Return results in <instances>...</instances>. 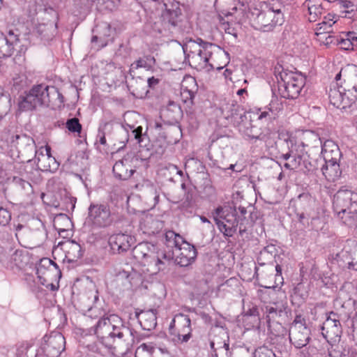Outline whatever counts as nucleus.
Returning a JSON list of instances; mask_svg holds the SVG:
<instances>
[{
  "mask_svg": "<svg viewBox=\"0 0 357 357\" xmlns=\"http://www.w3.org/2000/svg\"><path fill=\"white\" fill-rule=\"evenodd\" d=\"M321 144L319 136L314 131L306 130L298 140L295 137L288 136L280 142V158L286 161L284 167L287 169L301 168L305 173L314 172L321 165V160L310 158L306 148L310 146L318 148Z\"/></svg>",
  "mask_w": 357,
  "mask_h": 357,
  "instance_id": "nucleus-1",
  "label": "nucleus"
},
{
  "mask_svg": "<svg viewBox=\"0 0 357 357\" xmlns=\"http://www.w3.org/2000/svg\"><path fill=\"white\" fill-rule=\"evenodd\" d=\"M98 338H107L109 340L118 338L123 342V349L127 352L131 349L135 341L139 342L141 337L137 336V332L125 326L121 319L116 314L105 315L99 317L90 328Z\"/></svg>",
  "mask_w": 357,
  "mask_h": 357,
  "instance_id": "nucleus-2",
  "label": "nucleus"
},
{
  "mask_svg": "<svg viewBox=\"0 0 357 357\" xmlns=\"http://www.w3.org/2000/svg\"><path fill=\"white\" fill-rule=\"evenodd\" d=\"M333 208L342 223L349 227L357 228V192L340 189L333 197Z\"/></svg>",
  "mask_w": 357,
  "mask_h": 357,
  "instance_id": "nucleus-3",
  "label": "nucleus"
},
{
  "mask_svg": "<svg viewBox=\"0 0 357 357\" xmlns=\"http://www.w3.org/2000/svg\"><path fill=\"white\" fill-rule=\"evenodd\" d=\"M133 256L144 266L153 268L155 272L165 270L174 260L173 253L159 249L148 242L136 245L133 249Z\"/></svg>",
  "mask_w": 357,
  "mask_h": 357,
  "instance_id": "nucleus-4",
  "label": "nucleus"
},
{
  "mask_svg": "<svg viewBox=\"0 0 357 357\" xmlns=\"http://www.w3.org/2000/svg\"><path fill=\"white\" fill-rule=\"evenodd\" d=\"M285 10V6L281 3H268L261 10H257V13H252V26L263 32L272 31L276 26L284 23Z\"/></svg>",
  "mask_w": 357,
  "mask_h": 357,
  "instance_id": "nucleus-5",
  "label": "nucleus"
},
{
  "mask_svg": "<svg viewBox=\"0 0 357 357\" xmlns=\"http://www.w3.org/2000/svg\"><path fill=\"white\" fill-rule=\"evenodd\" d=\"M152 31L166 38H177L183 32V14L181 8L165 9L151 25Z\"/></svg>",
  "mask_w": 357,
  "mask_h": 357,
  "instance_id": "nucleus-6",
  "label": "nucleus"
},
{
  "mask_svg": "<svg viewBox=\"0 0 357 357\" xmlns=\"http://www.w3.org/2000/svg\"><path fill=\"white\" fill-rule=\"evenodd\" d=\"M184 52L187 53L190 65L197 69H203L208 66L214 68L213 64L209 63L211 56L215 50L222 51L219 46L211 43L197 39V42H192L185 48H183Z\"/></svg>",
  "mask_w": 357,
  "mask_h": 357,
  "instance_id": "nucleus-7",
  "label": "nucleus"
},
{
  "mask_svg": "<svg viewBox=\"0 0 357 357\" xmlns=\"http://www.w3.org/2000/svg\"><path fill=\"white\" fill-rule=\"evenodd\" d=\"M280 77L278 91L280 96L287 99L297 98L305 84V77L296 72L283 71Z\"/></svg>",
  "mask_w": 357,
  "mask_h": 357,
  "instance_id": "nucleus-8",
  "label": "nucleus"
},
{
  "mask_svg": "<svg viewBox=\"0 0 357 357\" xmlns=\"http://www.w3.org/2000/svg\"><path fill=\"white\" fill-rule=\"evenodd\" d=\"M42 22L35 25L33 34L40 38L41 41L52 40L57 31L58 15L52 8H45L40 13Z\"/></svg>",
  "mask_w": 357,
  "mask_h": 357,
  "instance_id": "nucleus-9",
  "label": "nucleus"
},
{
  "mask_svg": "<svg viewBox=\"0 0 357 357\" xmlns=\"http://www.w3.org/2000/svg\"><path fill=\"white\" fill-rule=\"evenodd\" d=\"M314 199L307 192L300 194L294 201V211L298 221L303 228L308 227L310 220L315 219L314 205Z\"/></svg>",
  "mask_w": 357,
  "mask_h": 357,
  "instance_id": "nucleus-10",
  "label": "nucleus"
},
{
  "mask_svg": "<svg viewBox=\"0 0 357 357\" xmlns=\"http://www.w3.org/2000/svg\"><path fill=\"white\" fill-rule=\"evenodd\" d=\"M328 98L330 103L336 108L343 109L349 107L357 100V85L356 88L334 86L329 91Z\"/></svg>",
  "mask_w": 357,
  "mask_h": 357,
  "instance_id": "nucleus-11",
  "label": "nucleus"
},
{
  "mask_svg": "<svg viewBox=\"0 0 357 357\" xmlns=\"http://www.w3.org/2000/svg\"><path fill=\"white\" fill-rule=\"evenodd\" d=\"M289 336L291 343L297 349L305 347L309 343L311 339L310 330L301 314L296 316L291 325Z\"/></svg>",
  "mask_w": 357,
  "mask_h": 357,
  "instance_id": "nucleus-12",
  "label": "nucleus"
},
{
  "mask_svg": "<svg viewBox=\"0 0 357 357\" xmlns=\"http://www.w3.org/2000/svg\"><path fill=\"white\" fill-rule=\"evenodd\" d=\"M216 215L214 216V221L220 231L225 235L231 237L237 230L239 220L236 218V208L223 210L219 207L215 210Z\"/></svg>",
  "mask_w": 357,
  "mask_h": 357,
  "instance_id": "nucleus-13",
  "label": "nucleus"
},
{
  "mask_svg": "<svg viewBox=\"0 0 357 357\" xmlns=\"http://www.w3.org/2000/svg\"><path fill=\"white\" fill-rule=\"evenodd\" d=\"M88 220L95 228H106L112 225L113 218L107 204L91 203L88 208Z\"/></svg>",
  "mask_w": 357,
  "mask_h": 357,
  "instance_id": "nucleus-14",
  "label": "nucleus"
},
{
  "mask_svg": "<svg viewBox=\"0 0 357 357\" xmlns=\"http://www.w3.org/2000/svg\"><path fill=\"white\" fill-rule=\"evenodd\" d=\"M10 144L27 162L31 161L36 152V144L32 137L26 134H17L11 137Z\"/></svg>",
  "mask_w": 357,
  "mask_h": 357,
  "instance_id": "nucleus-15",
  "label": "nucleus"
},
{
  "mask_svg": "<svg viewBox=\"0 0 357 357\" xmlns=\"http://www.w3.org/2000/svg\"><path fill=\"white\" fill-rule=\"evenodd\" d=\"M168 252L174 254L173 261L181 267L190 265L197 257L195 248L185 241L178 248L169 250Z\"/></svg>",
  "mask_w": 357,
  "mask_h": 357,
  "instance_id": "nucleus-16",
  "label": "nucleus"
},
{
  "mask_svg": "<svg viewBox=\"0 0 357 357\" xmlns=\"http://www.w3.org/2000/svg\"><path fill=\"white\" fill-rule=\"evenodd\" d=\"M176 318L178 326L175 333H171L174 336L172 340L178 344L186 343L192 337L191 320L188 315L181 313L176 314Z\"/></svg>",
  "mask_w": 357,
  "mask_h": 357,
  "instance_id": "nucleus-17",
  "label": "nucleus"
},
{
  "mask_svg": "<svg viewBox=\"0 0 357 357\" xmlns=\"http://www.w3.org/2000/svg\"><path fill=\"white\" fill-rule=\"evenodd\" d=\"M65 338L61 333H56L48 337L43 345L40 353L46 357H59L65 349Z\"/></svg>",
  "mask_w": 357,
  "mask_h": 357,
  "instance_id": "nucleus-18",
  "label": "nucleus"
},
{
  "mask_svg": "<svg viewBox=\"0 0 357 357\" xmlns=\"http://www.w3.org/2000/svg\"><path fill=\"white\" fill-rule=\"evenodd\" d=\"M321 334L323 337L328 340H335L340 337L342 334V326L339 319V315L333 312H331L328 317L323 323L321 327Z\"/></svg>",
  "mask_w": 357,
  "mask_h": 357,
  "instance_id": "nucleus-19",
  "label": "nucleus"
},
{
  "mask_svg": "<svg viewBox=\"0 0 357 357\" xmlns=\"http://www.w3.org/2000/svg\"><path fill=\"white\" fill-rule=\"evenodd\" d=\"M34 155L35 162L40 169L52 172L57 168L58 164L55 158L52 156L51 147L50 146L46 145L45 148L42 146L38 151L36 150Z\"/></svg>",
  "mask_w": 357,
  "mask_h": 357,
  "instance_id": "nucleus-20",
  "label": "nucleus"
},
{
  "mask_svg": "<svg viewBox=\"0 0 357 357\" xmlns=\"http://www.w3.org/2000/svg\"><path fill=\"white\" fill-rule=\"evenodd\" d=\"M135 239L130 235L119 233L112 235L109 238V244L114 252L119 254L129 250L134 244Z\"/></svg>",
  "mask_w": 357,
  "mask_h": 357,
  "instance_id": "nucleus-21",
  "label": "nucleus"
},
{
  "mask_svg": "<svg viewBox=\"0 0 357 357\" xmlns=\"http://www.w3.org/2000/svg\"><path fill=\"white\" fill-rule=\"evenodd\" d=\"M238 129L245 139L266 141L268 139L267 135L248 119Z\"/></svg>",
  "mask_w": 357,
  "mask_h": 357,
  "instance_id": "nucleus-22",
  "label": "nucleus"
},
{
  "mask_svg": "<svg viewBox=\"0 0 357 357\" xmlns=\"http://www.w3.org/2000/svg\"><path fill=\"white\" fill-rule=\"evenodd\" d=\"M226 109V119L238 128L248 119L246 111L236 102H232L231 104H228Z\"/></svg>",
  "mask_w": 357,
  "mask_h": 357,
  "instance_id": "nucleus-23",
  "label": "nucleus"
},
{
  "mask_svg": "<svg viewBox=\"0 0 357 357\" xmlns=\"http://www.w3.org/2000/svg\"><path fill=\"white\" fill-rule=\"evenodd\" d=\"M283 310L282 309H277L273 307H266V322L268 328L272 331L273 329L277 331L276 335H284L287 333V331L285 328H284L281 324L278 321H275V319L277 317H281L283 313Z\"/></svg>",
  "mask_w": 357,
  "mask_h": 357,
  "instance_id": "nucleus-24",
  "label": "nucleus"
},
{
  "mask_svg": "<svg viewBox=\"0 0 357 357\" xmlns=\"http://www.w3.org/2000/svg\"><path fill=\"white\" fill-rule=\"evenodd\" d=\"M19 42L18 36L12 31L8 36L0 32V59L10 56L14 52L15 45Z\"/></svg>",
  "mask_w": 357,
  "mask_h": 357,
  "instance_id": "nucleus-25",
  "label": "nucleus"
},
{
  "mask_svg": "<svg viewBox=\"0 0 357 357\" xmlns=\"http://www.w3.org/2000/svg\"><path fill=\"white\" fill-rule=\"evenodd\" d=\"M160 116L167 123L174 125L178 123L183 116V111L178 104L169 101L168 105L160 111Z\"/></svg>",
  "mask_w": 357,
  "mask_h": 357,
  "instance_id": "nucleus-26",
  "label": "nucleus"
},
{
  "mask_svg": "<svg viewBox=\"0 0 357 357\" xmlns=\"http://www.w3.org/2000/svg\"><path fill=\"white\" fill-rule=\"evenodd\" d=\"M343 77L344 86L347 88H356L357 85V66L349 64L342 68L336 75L335 79L338 81Z\"/></svg>",
  "mask_w": 357,
  "mask_h": 357,
  "instance_id": "nucleus-27",
  "label": "nucleus"
},
{
  "mask_svg": "<svg viewBox=\"0 0 357 357\" xmlns=\"http://www.w3.org/2000/svg\"><path fill=\"white\" fill-rule=\"evenodd\" d=\"M156 314L157 310L155 309H151L146 311H142L140 313L136 312V317L138 319V321L142 329L150 331L156 327Z\"/></svg>",
  "mask_w": 357,
  "mask_h": 357,
  "instance_id": "nucleus-28",
  "label": "nucleus"
},
{
  "mask_svg": "<svg viewBox=\"0 0 357 357\" xmlns=\"http://www.w3.org/2000/svg\"><path fill=\"white\" fill-rule=\"evenodd\" d=\"M321 146V153L324 161L333 160H340L342 153L337 144L333 140H326L324 144H319Z\"/></svg>",
  "mask_w": 357,
  "mask_h": 357,
  "instance_id": "nucleus-29",
  "label": "nucleus"
},
{
  "mask_svg": "<svg viewBox=\"0 0 357 357\" xmlns=\"http://www.w3.org/2000/svg\"><path fill=\"white\" fill-rule=\"evenodd\" d=\"M340 160L324 161V164H321V170L322 174L329 181H335L342 174L339 165Z\"/></svg>",
  "mask_w": 357,
  "mask_h": 357,
  "instance_id": "nucleus-30",
  "label": "nucleus"
},
{
  "mask_svg": "<svg viewBox=\"0 0 357 357\" xmlns=\"http://www.w3.org/2000/svg\"><path fill=\"white\" fill-rule=\"evenodd\" d=\"M86 347L91 352L102 356H106L110 353L112 348L111 340L97 337V340L87 344Z\"/></svg>",
  "mask_w": 357,
  "mask_h": 357,
  "instance_id": "nucleus-31",
  "label": "nucleus"
},
{
  "mask_svg": "<svg viewBox=\"0 0 357 357\" xmlns=\"http://www.w3.org/2000/svg\"><path fill=\"white\" fill-rule=\"evenodd\" d=\"M112 170L116 178L123 181L129 179L135 172V169L128 168L127 160H121L116 162Z\"/></svg>",
  "mask_w": 357,
  "mask_h": 357,
  "instance_id": "nucleus-32",
  "label": "nucleus"
},
{
  "mask_svg": "<svg viewBox=\"0 0 357 357\" xmlns=\"http://www.w3.org/2000/svg\"><path fill=\"white\" fill-rule=\"evenodd\" d=\"M66 258L70 262L77 261L83 256L84 250L79 243L69 241L65 243Z\"/></svg>",
  "mask_w": 357,
  "mask_h": 357,
  "instance_id": "nucleus-33",
  "label": "nucleus"
},
{
  "mask_svg": "<svg viewBox=\"0 0 357 357\" xmlns=\"http://www.w3.org/2000/svg\"><path fill=\"white\" fill-rule=\"evenodd\" d=\"M29 93L32 96V99L36 102L37 106L47 105V100L48 98H46L45 84H41L33 86L29 91Z\"/></svg>",
  "mask_w": 357,
  "mask_h": 357,
  "instance_id": "nucleus-34",
  "label": "nucleus"
},
{
  "mask_svg": "<svg viewBox=\"0 0 357 357\" xmlns=\"http://www.w3.org/2000/svg\"><path fill=\"white\" fill-rule=\"evenodd\" d=\"M28 263V256L22 250H15L10 257L7 266L13 268L15 266L22 268Z\"/></svg>",
  "mask_w": 357,
  "mask_h": 357,
  "instance_id": "nucleus-35",
  "label": "nucleus"
},
{
  "mask_svg": "<svg viewBox=\"0 0 357 357\" xmlns=\"http://www.w3.org/2000/svg\"><path fill=\"white\" fill-rule=\"evenodd\" d=\"M51 268L58 270V273L61 276V273L60 270H59V267L55 262L49 258H43L40 259V263L36 267V274L39 280L44 279L43 275H45L47 271H50Z\"/></svg>",
  "mask_w": 357,
  "mask_h": 357,
  "instance_id": "nucleus-36",
  "label": "nucleus"
},
{
  "mask_svg": "<svg viewBox=\"0 0 357 357\" xmlns=\"http://www.w3.org/2000/svg\"><path fill=\"white\" fill-rule=\"evenodd\" d=\"M16 356L17 357H44L40 351L28 342L22 343L18 347Z\"/></svg>",
  "mask_w": 357,
  "mask_h": 357,
  "instance_id": "nucleus-37",
  "label": "nucleus"
},
{
  "mask_svg": "<svg viewBox=\"0 0 357 357\" xmlns=\"http://www.w3.org/2000/svg\"><path fill=\"white\" fill-rule=\"evenodd\" d=\"M322 0H310L307 3L309 12V21L316 22L321 15L324 8L321 6Z\"/></svg>",
  "mask_w": 357,
  "mask_h": 357,
  "instance_id": "nucleus-38",
  "label": "nucleus"
},
{
  "mask_svg": "<svg viewBox=\"0 0 357 357\" xmlns=\"http://www.w3.org/2000/svg\"><path fill=\"white\" fill-rule=\"evenodd\" d=\"M46 98H48L46 106H49L50 103L61 105L64 102L63 96L54 86L46 85Z\"/></svg>",
  "mask_w": 357,
  "mask_h": 357,
  "instance_id": "nucleus-39",
  "label": "nucleus"
},
{
  "mask_svg": "<svg viewBox=\"0 0 357 357\" xmlns=\"http://www.w3.org/2000/svg\"><path fill=\"white\" fill-rule=\"evenodd\" d=\"M40 225V228H38L36 231L31 230L29 227L22 229L19 233H15V236L19 242L21 241H26L30 237L33 236H41L43 237L45 235V229L41 222H38Z\"/></svg>",
  "mask_w": 357,
  "mask_h": 357,
  "instance_id": "nucleus-40",
  "label": "nucleus"
},
{
  "mask_svg": "<svg viewBox=\"0 0 357 357\" xmlns=\"http://www.w3.org/2000/svg\"><path fill=\"white\" fill-rule=\"evenodd\" d=\"M111 27L108 24H105L103 27V33L100 36H94L91 38L92 43H98V49L105 47L112 40L111 38Z\"/></svg>",
  "mask_w": 357,
  "mask_h": 357,
  "instance_id": "nucleus-41",
  "label": "nucleus"
},
{
  "mask_svg": "<svg viewBox=\"0 0 357 357\" xmlns=\"http://www.w3.org/2000/svg\"><path fill=\"white\" fill-rule=\"evenodd\" d=\"M165 238L167 246L168 248H172L173 250L178 248V246L185 241L184 238L181 235L171 230L167 231L165 234Z\"/></svg>",
  "mask_w": 357,
  "mask_h": 357,
  "instance_id": "nucleus-42",
  "label": "nucleus"
},
{
  "mask_svg": "<svg viewBox=\"0 0 357 357\" xmlns=\"http://www.w3.org/2000/svg\"><path fill=\"white\" fill-rule=\"evenodd\" d=\"M20 98L21 100L18 103V107L19 110L22 112L31 111L38 107L29 93L25 96L20 97Z\"/></svg>",
  "mask_w": 357,
  "mask_h": 357,
  "instance_id": "nucleus-43",
  "label": "nucleus"
},
{
  "mask_svg": "<svg viewBox=\"0 0 357 357\" xmlns=\"http://www.w3.org/2000/svg\"><path fill=\"white\" fill-rule=\"evenodd\" d=\"M276 248L273 245H270L264 247L263 250L259 252V256L257 259V263L259 266L266 264V261H262V257H268V259H272L274 255H275Z\"/></svg>",
  "mask_w": 357,
  "mask_h": 357,
  "instance_id": "nucleus-44",
  "label": "nucleus"
},
{
  "mask_svg": "<svg viewBox=\"0 0 357 357\" xmlns=\"http://www.w3.org/2000/svg\"><path fill=\"white\" fill-rule=\"evenodd\" d=\"M13 183L17 190L24 192L25 195H28L33 192V188L31 183L22 178L15 176L13 179Z\"/></svg>",
  "mask_w": 357,
  "mask_h": 357,
  "instance_id": "nucleus-45",
  "label": "nucleus"
},
{
  "mask_svg": "<svg viewBox=\"0 0 357 357\" xmlns=\"http://www.w3.org/2000/svg\"><path fill=\"white\" fill-rule=\"evenodd\" d=\"M152 63H155V59L153 56H147L143 58H139L135 61L131 66L133 68L138 69L143 68L145 69H150Z\"/></svg>",
  "mask_w": 357,
  "mask_h": 357,
  "instance_id": "nucleus-46",
  "label": "nucleus"
},
{
  "mask_svg": "<svg viewBox=\"0 0 357 357\" xmlns=\"http://www.w3.org/2000/svg\"><path fill=\"white\" fill-rule=\"evenodd\" d=\"M333 18L334 17L333 15L328 14V20L322 21L321 22L317 24L316 31L324 32L326 33H332L331 27L336 22L335 20H333Z\"/></svg>",
  "mask_w": 357,
  "mask_h": 357,
  "instance_id": "nucleus-47",
  "label": "nucleus"
},
{
  "mask_svg": "<svg viewBox=\"0 0 357 357\" xmlns=\"http://www.w3.org/2000/svg\"><path fill=\"white\" fill-rule=\"evenodd\" d=\"M129 128L132 130V135L134 138L137 140V143L140 146H146L145 142L148 141L146 135L142 133V127L138 126L137 128L132 129L133 127L129 126Z\"/></svg>",
  "mask_w": 357,
  "mask_h": 357,
  "instance_id": "nucleus-48",
  "label": "nucleus"
},
{
  "mask_svg": "<svg viewBox=\"0 0 357 357\" xmlns=\"http://www.w3.org/2000/svg\"><path fill=\"white\" fill-rule=\"evenodd\" d=\"M140 4H144L149 8L154 10L162 9L166 6L165 0H137Z\"/></svg>",
  "mask_w": 357,
  "mask_h": 357,
  "instance_id": "nucleus-49",
  "label": "nucleus"
},
{
  "mask_svg": "<svg viewBox=\"0 0 357 357\" xmlns=\"http://www.w3.org/2000/svg\"><path fill=\"white\" fill-rule=\"evenodd\" d=\"M66 126L70 132L78 134L81 132L82 128L79 119L76 117L68 119Z\"/></svg>",
  "mask_w": 357,
  "mask_h": 357,
  "instance_id": "nucleus-50",
  "label": "nucleus"
},
{
  "mask_svg": "<svg viewBox=\"0 0 357 357\" xmlns=\"http://www.w3.org/2000/svg\"><path fill=\"white\" fill-rule=\"evenodd\" d=\"M194 204L193 192L192 190H188L185 192V200L181 203L180 208L181 209H188L192 207Z\"/></svg>",
  "mask_w": 357,
  "mask_h": 357,
  "instance_id": "nucleus-51",
  "label": "nucleus"
},
{
  "mask_svg": "<svg viewBox=\"0 0 357 357\" xmlns=\"http://www.w3.org/2000/svg\"><path fill=\"white\" fill-rule=\"evenodd\" d=\"M351 261L348 263L349 268L357 271V243L349 251Z\"/></svg>",
  "mask_w": 357,
  "mask_h": 357,
  "instance_id": "nucleus-52",
  "label": "nucleus"
},
{
  "mask_svg": "<svg viewBox=\"0 0 357 357\" xmlns=\"http://www.w3.org/2000/svg\"><path fill=\"white\" fill-rule=\"evenodd\" d=\"M341 49L345 50H354V43H351L349 38H345L342 34L339 35L337 44Z\"/></svg>",
  "mask_w": 357,
  "mask_h": 357,
  "instance_id": "nucleus-53",
  "label": "nucleus"
},
{
  "mask_svg": "<svg viewBox=\"0 0 357 357\" xmlns=\"http://www.w3.org/2000/svg\"><path fill=\"white\" fill-rule=\"evenodd\" d=\"M11 220L10 212L3 207H0V225L6 226L9 224Z\"/></svg>",
  "mask_w": 357,
  "mask_h": 357,
  "instance_id": "nucleus-54",
  "label": "nucleus"
},
{
  "mask_svg": "<svg viewBox=\"0 0 357 357\" xmlns=\"http://www.w3.org/2000/svg\"><path fill=\"white\" fill-rule=\"evenodd\" d=\"M117 135L120 141V144H122V146L118 149L120 150L126 146V144L128 142L130 136L128 131L123 127L117 131Z\"/></svg>",
  "mask_w": 357,
  "mask_h": 357,
  "instance_id": "nucleus-55",
  "label": "nucleus"
},
{
  "mask_svg": "<svg viewBox=\"0 0 357 357\" xmlns=\"http://www.w3.org/2000/svg\"><path fill=\"white\" fill-rule=\"evenodd\" d=\"M340 3L347 10L345 11L347 13H351L357 10V6L354 3V0H339Z\"/></svg>",
  "mask_w": 357,
  "mask_h": 357,
  "instance_id": "nucleus-56",
  "label": "nucleus"
},
{
  "mask_svg": "<svg viewBox=\"0 0 357 357\" xmlns=\"http://www.w3.org/2000/svg\"><path fill=\"white\" fill-rule=\"evenodd\" d=\"M40 282L41 284L45 286L47 289L53 291L58 290L59 287V281H46L44 278L40 280Z\"/></svg>",
  "mask_w": 357,
  "mask_h": 357,
  "instance_id": "nucleus-57",
  "label": "nucleus"
},
{
  "mask_svg": "<svg viewBox=\"0 0 357 357\" xmlns=\"http://www.w3.org/2000/svg\"><path fill=\"white\" fill-rule=\"evenodd\" d=\"M327 38H325L324 40V45H329L331 44L336 45L337 44V40L339 35H333L332 33H327Z\"/></svg>",
  "mask_w": 357,
  "mask_h": 357,
  "instance_id": "nucleus-58",
  "label": "nucleus"
},
{
  "mask_svg": "<svg viewBox=\"0 0 357 357\" xmlns=\"http://www.w3.org/2000/svg\"><path fill=\"white\" fill-rule=\"evenodd\" d=\"M342 35L345 38H349L351 43H354L355 41H357V34L354 31L342 33Z\"/></svg>",
  "mask_w": 357,
  "mask_h": 357,
  "instance_id": "nucleus-59",
  "label": "nucleus"
},
{
  "mask_svg": "<svg viewBox=\"0 0 357 357\" xmlns=\"http://www.w3.org/2000/svg\"><path fill=\"white\" fill-rule=\"evenodd\" d=\"M76 198L75 197H68V203L66 205V208L68 211H73L75 207Z\"/></svg>",
  "mask_w": 357,
  "mask_h": 357,
  "instance_id": "nucleus-60",
  "label": "nucleus"
},
{
  "mask_svg": "<svg viewBox=\"0 0 357 357\" xmlns=\"http://www.w3.org/2000/svg\"><path fill=\"white\" fill-rule=\"evenodd\" d=\"M314 350L313 348H311L310 347H305L303 350L300 351V357H310L311 356V352Z\"/></svg>",
  "mask_w": 357,
  "mask_h": 357,
  "instance_id": "nucleus-61",
  "label": "nucleus"
},
{
  "mask_svg": "<svg viewBox=\"0 0 357 357\" xmlns=\"http://www.w3.org/2000/svg\"><path fill=\"white\" fill-rule=\"evenodd\" d=\"M158 83L159 79L154 77H149L147 79V84L149 88H154Z\"/></svg>",
  "mask_w": 357,
  "mask_h": 357,
  "instance_id": "nucleus-62",
  "label": "nucleus"
},
{
  "mask_svg": "<svg viewBox=\"0 0 357 357\" xmlns=\"http://www.w3.org/2000/svg\"><path fill=\"white\" fill-rule=\"evenodd\" d=\"M317 40L320 43L324 44L325 38H327L328 34L324 32H315Z\"/></svg>",
  "mask_w": 357,
  "mask_h": 357,
  "instance_id": "nucleus-63",
  "label": "nucleus"
},
{
  "mask_svg": "<svg viewBox=\"0 0 357 357\" xmlns=\"http://www.w3.org/2000/svg\"><path fill=\"white\" fill-rule=\"evenodd\" d=\"M150 191H151V195H154L153 196V200H154L153 205L155 206L159 202L160 195H159V193L158 192L157 190L154 188H151Z\"/></svg>",
  "mask_w": 357,
  "mask_h": 357,
  "instance_id": "nucleus-64",
  "label": "nucleus"
}]
</instances>
